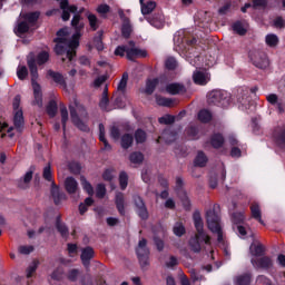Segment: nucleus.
Returning a JSON list of instances; mask_svg holds the SVG:
<instances>
[{
  "mask_svg": "<svg viewBox=\"0 0 285 285\" xmlns=\"http://www.w3.org/2000/svg\"><path fill=\"white\" fill-rule=\"evenodd\" d=\"M71 26L75 28L76 33L70 35L68 28H62L57 32L55 52L57 55H66L69 61H72V57L77 55L75 49L79 48V37H81V30H83V22H81V16L75 13L71 20Z\"/></svg>",
  "mask_w": 285,
  "mask_h": 285,
  "instance_id": "nucleus-1",
  "label": "nucleus"
},
{
  "mask_svg": "<svg viewBox=\"0 0 285 285\" xmlns=\"http://www.w3.org/2000/svg\"><path fill=\"white\" fill-rule=\"evenodd\" d=\"M194 226L196 228V234L189 238L188 247L191 253H202V242L210 245V236L204 230V220L199 213L194 214Z\"/></svg>",
  "mask_w": 285,
  "mask_h": 285,
  "instance_id": "nucleus-2",
  "label": "nucleus"
},
{
  "mask_svg": "<svg viewBox=\"0 0 285 285\" xmlns=\"http://www.w3.org/2000/svg\"><path fill=\"white\" fill-rule=\"evenodd\" d=\"M115 55L116 57H127L129 61H135V59H146L148 51L139 49L135 41L130 40L127 45L118 46Z\"/></svg>",
  "mask_w": 285,
  "mask_h": 285,
  "instance_id": "nucleus-3",
  "label": "nucleus"
},
{
  "mask_svg": "<svg viewBox=\"0 0 285 285\" xmlns=\"http://www.w3.org/2000/svg\"><path fill=\"white\" fill-rule=\"evenodd\" d=\"M70 117L73 126L82 132H90V127H88V111L81 105H75L69 107Z\"/></svg>",
  "mask_w": 285,
  "mask_h": 285,
  "instance_id": "nucleus-4",
  "label": "nucleus"
},
{
  "mask_svg": "<svg viewBox=\"0 0 285 285\" xmlns=\"http://www.w3.org/2000/svg\"><path fill=\"white\" fill-rule=\"evenodd\" d=\"M27 63L31 75V83L35 96L33 106H38L39 108H41L43 106V98L41 95V86H39V82H37V80L39 79V72L37 70V60H35V58H29L27 60Z\"/></svg>",
  "mask_w": 285,
  "mask_h": 285,
  "instance_id": "nucleus-5",
  "label": "nucleus"
},
{
  "mask_svg": "<svg viewBox=\"0 0 285 285\" xmlns=\"http://www.w3.org/2000/svg\"><path fill=\"white\" fill-rule=\"evenodd\" d=\"M206 222L210 232L217 235L219 243L224 242V234L222 233V225H219V215L216 214L215 209H209L206 213Z\"/></svg>",
  "mask_w": 285,
  "mask_h": 285,
  "instance_id": "nucleus-6",
  "label": "nucleus"
},
{
  "mask_svg": "<svg viewBox=\"0 0 285 285\" xmlns=\"http://www.w3.org/2000/svg\"><path fill=\"white\" fill-rule=\"evenodd\" d=\"M209 106H223L226 108L230 104V94L224 90H213L207 95Z\"/></svg>",
  "mask_w": 285,
  "mask_h": 285,
  "instance_id": "nucleus-7",
  "label": "nucleus"
},
{
  "mask_svg": "<svg viewBox=\"0 0 285 285\" xmlns=\"http://www.w3.org/2000/svg\"><path fill=\"white\" fill-rule=\"evenodd\" d=\"M147 244L148 242L145 238H142L139 240L138 246L136 248V254L141 268H148L150 264L149 262L150 249H148Z\"/></svg>",
  "mask_w": 285,
  "mask_h": 285,
  "instance_id": "nucleus-8",
  "label": "nucleus"
},
{
  "mask_svg": "<svg viewBox=\"0 0 285 285\" xmlns=\"http://www.w3.org/2000/svg\"><path fill=\"white\" fill-rule=\"evenodd\" d=\"M252 63H254V66L256 68H259L261 70L266 69V67L268 66V57L266 56V53L264 51H252L249 53Z\"/></svg>",
  "mask_w": 285,
  "mask_h": 285,
  "instance_id": "nucleus-9",
  "label": "nucleus"
},
{
  "mask_svg": "<svg viewBox=\"0 0 285 285\" xmlns=\"http://www.w3.org/2000/svg\"><path fill=\"white\" fill-rule=\"evenodd\" d=\"M60 9L62 10V14H61L62 21H70V13L76 14L78 10L77 6H70L68 0L60 1ZM81 12H83V9H80L77 14L81 16Z\"/></svg>",
  "mask_w": 285,
  "mask_h": 285,
  "instance_id": "nucleus-10",
  "label": "nucleus"
},
{
  "mask_svg": "<svg viewBox=\"0 0 285 285\" xmlns=\"http://www.w3.org/2000/svg\"><path fill=\"white\" fill-rule=\"evenodd\" d=\"M252 264L255 268H262L263 271H271L274 266L273 258L269 256H262L258 259L252 258Z\"/></svg>",
  "mask_w": 285,
  "mask_h": 285,
  "instance_id": "nucleus-11",
  "label": "nucleus"
},
{
  "mask_svg": "<svg viewBox=\"0 0 285 285\" xmlns=\"http://www.w3.org/2000/svg\"><path fill=\"white\" fill-rule=\"evenodd\" d=\"M134 204L137 208V214L142 219H148V208L146 207V203H144V198L138 195L134 196Z\"/></svg>",
  "mask_w": 285,
  "mask_h": 285,
  "instance_id": "nucleus-12",
  "label": "nucleus"
},
{
  "mask_svg": "<svg viewBox=\"0 0 285 285\" xmlns=\"http://www.w3.org/2000/svg\"><path fill=\"white\" fill-rule=\"evenodd\" d=\"M118 14L122 20V28H121L122 37H125V39H128L132 33V26L130 24V19L126 17V13H124V10H119Z\"/></svg>",
  "mask_w": 285,
  "mask_h": 285,
  "instance_id": "nucleus-13",
  "label": "nucleus"
},
{
  "mask_svg": "<svg viewBox=\"0 0 285 285\" xmlns=\"http://www.w3.org/2000/svg\"><path fill=\"white\" fill-rule=\"evenodd\" d=\"M147 21L148 23H150V26H153L154 28H157L158 30H161V28L166 26V19L161 13H155L154 16L148 17Z\"/></svg>",
  "mask_w": 285,
  "mask_h": 285,
  "instance_id": "nucleus-14",
  "label": "nucleus"
},
{
  "mask_svg": "<svg viewBox=\"0 0 285 285\" xmlns=\"http://www.w3.org/2000/svg\"><path fill=\"white\" fill-rule=\"evenodd\" d=\"M33 173L35 170L31 167L30 170L27 171L24 176L18 180V188H20L21 190H28V188H30V183L32 181Z\"/></svg>",
  "mask_w": 285,
  "mask_h": 285,
  "instance_id": "nucleus-15",
  "label": "nucleus"
},
{
  "mask_svg": "<svg viewBox=\"0 0 285 285\" xmlns=\"http://www.w3.org/2000/svg\"><path fill=\"white\" fill-rule=\"evenodd\" d=\"M65 188L69 195H76L79 193V183L73 177H67L65 180Z\"/></svg>",
  "mask_w": 285,
  "mask_h": 285,
  "instance_id": "nucleus-16",
  "label": "nucleus"
},
{
  "mask_svg": "<svg viewBox=\"0 0 285 285\" xmlns=\"http://www.w3.org/2000/svg\"><path fill=\"white\" fill-rule=\"evenodd\" d=\"M166 92L169 95H185L186 86L178 82L169 83L166 86Z\"/></svg>",
  "mask_w": 285,
  "mask_h": 285,
  "instance_id": "nucleus-17",
  "label": "nucleus"
},
{
  "mask_svg": "<svg viewBox=\"0 0 285 285\" xmlns=\"http://www.w3.org/2000/svg\"><path fill=\"white\" fill-rule=\"evenodd\" d=\"M161 139H164L166 144H173V141L177 140V131L173 129H165L161 136L157 139V144H159Z\"/></svg>",
  "mask_w": 285,
  "mask_h": 285,
  "instance_id": "nucleus-18",
  "label": "nucleus"
},
{
  "mask_svg": "<svg viewBox=\"0 0 285 285\" xmlns=\"http://www.w3.org/2000/svg\"><path fill=\"white\" fill-rule=\"evenodd\" d=\"M193 81L197 86H206L208 81H210V78L208 77V73L202 72V71H195L193 73Z\"/></svg>",
  "mask_w": 285,
  "mask_h": 285,
  "instance_id": "nucleus-19",
  "label": "nucleus"
},
{
  "mask_svg": "<svg viewBox=\"0 0 285 285\" xmlns=\"http://www.w3.org/2000/svg\"><path fill=\"white\" fill-rule=\"evenodd\" d=\"M23 125H24L23 110L18 109L17 111H14L13 126L18 132H21V130H23Z\"/></svg>",
  "mask_w": 285,
  "mask_h": 285,
  "instance_id": "nucleus-20",
  "label": "nucleus"
},
{
  "mask_svg": "<svg viewBox=\"0 0 285 285\" xmlns=\"http://www.w3.org/2000/svg\"><path fill=\"white\" fill-rule=\"evenodd\" d=\"M49 77H51V79L55 81V83H58V86H61V88H63V90L68 89V83H66V79L63 78V75H61L60 72H56L52 70L48 71Z\"/></svg>",
  "mask_w": 285,
  "mask_h": 285,
  "instance_id": "nucleus-21",
  "label": "nucleus"
},
{
  "mask_svg": "<svg viewBox=\"0 0 285 285\" xmlns=\"http://www.w3.org/2000/svg\"><path fill=\"white\" fill-rule=\"evenodd\" d=\"M92 257H95V249H92V247H86L82 249L81 262L86 268L90 266V259H92Z\"/></svg>",
  "mask_w": 285,
  "mask_h": 285,
  "instance_id": "nucleus-22",
  "label": "nucleus"
},
{
  "mask_svg": "<svg viewBox=\"0 0 285 285\" xmlns=\"http://www.w3.org/2000/svg\"><path fill=\"white\" fill-rule=\"evenodd\" d=\"M274 139L278 148H285V125L276 130Z\"/></svg>",
  "mask_w": 285,
  "mask_h": 285,
  "instance_id": "nucleus-23",
  "label": "nucleus"
},
{
  "mask_svg": "<svg viewBox=\"0 0 285 285\" xmlns=\"http://www.w3.org/2000/svg\"><path fill=\"white\" fill-rule=\"evenodd\" d=\"M126 197L124 196L122 193H117L116 194V207L118 213H120V215H126Z\"/></svg>",
  "mask_w": 285,
  "mask_h": 285,
  "instance_id": "nucleus-24",
  "label": "nucleus"
},
{
  "mask_svg": "<svg viewBox=\"0 0 285 285\" xmlns=\"http://www.w3.org/2000/svg\"><path fill=\"white\" fill-rule=\"evenodd\" d=\"M51 197L53 198L56 205L61 204V199L65 197V195L59 191V187L55 184V181L51 183Z\"/></svg>",
  "mask_w": 285,
  "mask_h": 285,
  "instance_id": "nucleus-25",
  "label": "nucleus"
},
{
  "mask_svg": "<svg viewBox=\"0 0 285 285\" xmlns=\"http://www.w3.org/2000/svg\"><path fill=\"white\" fill-rule=\"evenodd\" d=\"M141 6V13L142 14H150L155 8H157V3L155 1L144 2V0H139Z\"/></svg>",
  "mask_w": 285,
  "mask_h": 285,
  "instance_id": "nucleus-26",
  "label": "nucleus"
},
{
  "mask_svg": "<svg viewBox=\"0 0 285 285\" xmlns=\"http://www.w3.org/2000/svg\"><path fill=\"white\" fill-rule=\"evenodd\" d=\"M264 245H262V243L255 244L253 243L249 246V253L250 255H253L254 257H262L264 255Z\"/></svg>",
  "mask_w": 285,
  "mask_h": 285,
  "instance_id": "nucleus-27",
  "label": "nucleus"
},
{
  "mask_svg": "<svg viewBox=\"0 0 285 285\" xmlns=\"http://www.w3.org/2000/svg\"><path fill=\"white\" fill-rule=\"evenodd\" d=\"M265 43L268 48H277V46H279V37L275 33H268L265 37Z\"/></svg>",
  "mask_w": 285,
  "mask_h": 285,
  "instance_id": "nucleus-28",
  "label": "nucleus"
},
{
  "mask_svg": "<svg viewBox=\"0 0 285 285\" xmlns=\"http://www.w3.org/2000/svg\"><path fill=\"white\" fill-rule=\"evenodd\" d=\"M250 210H252V217L257 222H259V224L264 225V220L262 219V209L259 208V205L257 203H254L250 206Z\"/></svg>",
  "mask_w": 285,
  "mask_h": 285,
  "instance_id": "nucleus-29",
  "label": "nucleus"
},
{
  "mask_svg": "<svg viewBox=\"0 0 285 285\" xmlns=\"http://www.w3.org/2000/svg\"><path fill=\"white\" fill-rule=\"evenodd\" d=\"M194 164L199 168H204V166L208 164V157H206V154H204V151H199L195 158Z\"/></svg>",
  "mask_w": 285,
  "mask_h": 285,
  "instance_id": "nucleus-30",
  "label": "nucleus"
},
{
  "mask_svg": "<svg viewBox=\"0 0 285 285\" xmlns=\"http://www.w3.org/2000/svg\"><path fill=\"white\" fill-rule=\"evenodd\" d=\"M99 140L102 141L105 150H110L111 147L106 139V127L104 126V124H99Z\"/></svg>",
  "mask_w": 285,
  "mask_h": 285,
  "instance_id": "nucleus-31",
  "label": "nucleus"
},
{
  "mask_svg": "<svg viewBox=\"0 0 285 285\" xmlns=\"http://www.w3.org/2000/svg\"><path fill=\"white\" fill-rule=\"evenodd\" d=\"M132 141H135V138L132 137V135L125 134L120 140L121 148H124L125 150H128V148H130V146H132Z\"/></svg>",
  "mask_w": 285,
  "mask_h": 285,
  "instance_id": "nucleus-32",
  "label": "nucleus"
},
{
  "mask_svg": "<svg viewBox=\"0 0 285 285\" xmlns=\"http://www.w3.org/2000/svg\"><path fill=\"white\" fill-rule=\"evenodd\" d=\"M86 17L89 21V26L91 28V30H97L99 28V19H97V16L90 13V12H87L86 13Z\"/></svg>",
  "mask_w": 285,
  "mask_h": 285,
  "instance_id": "nucleus-33",
  "label": "nucleus"
},
{
  "mask_svg": "<svg viewBox=\"0 0 285 285\" xmlns=\"http://www.w3.org/2000/svg\"><path fill=\"white\" fill-rule=\"evenodd\" d=\"M198 119L202 121V124H208L213 119V114H210L207 109H202L198 112Z\"/></svg>",
  "mask_w": 285,
  "mask_h": 285,
  "instance_id": "nucleus-34",
  "label": "nucleus"
},
{
  "mask_svg": "<svg viewBox=\"0 0 285 285\" xmlns=\"http://www.w3.org/2000/svg\"><path fill=\"white\" fill-rule=\"evenodd\" d=\"M158 83H159V79L148 80L145 89L146 95H153Z\"/></svg>",
  "mask_w": 285,
  "mask_h": 285,
  "instance_id": "nucleus-35",
  "label": "nucleus"
},
{
  "mask_svg": "<svg viewBox=\"0 0 285 285\" xmlns=\"http://www.w3.org/2000/svg\"><path fill=\"white\" fill-rule=\"evenodd\" d=\"M92 204H95V200L92 199V197L86 198L85 202L79 205L80 215L86 214L88 212V207L92 206Z\"/></svg>",
  "mask_w": 285,
  "mask_h": 285,
  "instance_id": "nucleus-36",
  "label": "nucleus"
},
{
  "mask_svg": "<svg viewBox=\"0 0 285 285\" xmlns=\"http://www.w3.org/2000/svg\"><path fill=\"white\" fill-rule=\"evenodd\" d=\"M29 30H30V24L28 23V21L24 20V21L18 22L16 33L26 35V32H28Z\"/></svg>",
  "mask_w": 285,
  "mask_h": 285,
  "instance_id": "nucleus-37",
  "label": "nucleus"
},
{
  "mask_svg": "<svg viewBox=\"0 0 285 285\" xmlns=\"http://www.w3.org/2000/svg\"><path fill=\"white\" fill-rule=\"evenodd\" d=\"M23 19L29 26H35L39 19V12L27 13L23 16Z\"/></svg>",
  "mask_w": 285,
  "mask_h": 285,
  "instance_id": "nucleus-38",
  "label": "nucleus"
},
{
  "mask_svg": "<svg viewBox=\"0 0 285 285\" xmlns=\"http://www.w3.org/2000/svg\"><path fill=\"white\" fill-rule=\"evenodd\" d=\"M212 146L214 148H222L224 146V136L216 134L212 137Z\"/></svg>",
  "mask_w": 285,
  "mask_h": 285,
  "instance_id": "nucleus-39",
  "label": "nucleus"
},
{
  "mask_svg": "<svg viewBox=\"0 0 285 285\" xmlns=\"http://www.w3.org/2000/svg\"><path fill=\"white\" fill-rule=\"evenodd\" d=\"M236 285H250V274L239 275L235 279Z\"/></svg>",
  "mask_w": 285,
  "mask_h": 285,
  "instance_id": "nucleus-40",
  "label": "nucleus"
},
{
  "mask_svg": "<svg viewBox=\"0 0 285 285\" xmlns=\"http://www.w3.org/2000/svg\"><path fill=\"white\" fill-rule=\"evenodd\" d=\"M156 104L158 106H165L166 108H170V106H173V99L165 98L161 96H156Z\"/></svg>",
  "mask_w": 285,
  "mask_h": 285,
  "instance_id": "nucleus-41",
  "label": "nucleus"
},
{
  "mask_svg": "<svg viewBox=\"0 0 285 285\" xmlns=\"http://www.w3.org/2000/svg\"><path fill=\"white\" fill-rule=\"evenodd\" d=\"M174 234L177 237H181L183 235H186V227H184V224L181 223H176L174 225Z\"/></svg>",
  "mask_w": 285,
  "mask_h": 285,
  "instance_id": "nucleus-42",
  "label": "nucleus"
},
{
  "mask_svg": "<svg viewBox=\"0 0 285 285\" xmlns=\"http://www.w3.org/2000/svg\"><path fill=\"white\" fill-rule=\"evenodd\" d=\"M18 253H20V255H30V253H35V246L21 245L18 247Z\"/></svg>",
  "mask_w": 285,
  "mask_h": 285,
  "instance_id": "nucleus-43",
  "label": "nucleus"
},
{
  "mask_svg": "<svg viewBox=\"0 0 285 285\" xmlns=\"http://www.w3.org/2000/svg\"><path fill=\"white\" fill-rule=\"evenodd\" d=\"M42 177L43 179H46V181H55L52 180V167L50 166V164H48L45 168H43V173H42Z\"/></svg>",
  "mask_w": 285,
  "mask_h": 285,
  "instance_id": "nucleus-44",
  "label": "nucleus"
},
{
  "mask_svg": "<svg viewBox=\"0 0 285 285\" xmlns=\"http://www.w3.org/2000/svg\"><path fill=\"white\" fill-rule=\"evenodd\" d=\"M47 115H49V117H55L57 115V101H49L47 106Z\"/></svg>",
  "mask_w": 285,
  "mask_h": 285,
  "instance_id": "nucleus-45",
  "label": "nucleus"
},
{
  "mask_svg": "<svg viewBox=\"0 0 285 285\" xmlns=\"http://www.w3.org/2000/svg\"><path fill=\"white\" fill-rule=\"evenodd\" d=\"M17 77L20 81H23L26 77H28V67L27 66H19L17 69Z\"/></svg>",
  "mask_w": 285,
  "mask_h": 285,
  "instance_id": "nucleus-46",
  "label": "nucleus"
},
{
  "mask_svg": "<svg viewBox=\"0 0 285 285\" xmlns=\"http://www.w3.org/2000/svg\"><path fill=\"white\" fill-rule=\"evenodd\" d=\"M186 135L189 139H198L199 129L197 127L190 126L186 129Z\"/></svg>",
  "mask_w": 285,
  "mask_h": 285,
  "instance_id": "nucleus-47",
  "label": "nucleus"
},
{
  "mask_svg": "<svg viewBox=\"0 0 285 285\" xmlns=\"http://www.w3.org/2000/svg\"><path fill=\"white\" fill-rule=\"evenodd\" d=\"M119 184H120L121 190H126V188H128V174H126V171L120 173Z\"/></svg>",
  "mask_w": 285,
  "mask_h": 285,
  "instance_id": "nucleus-48",
  "label": "nucleus"
},
{
  "mask_svg": "<svg viewBox=\"0 0 285 285\" xmlns=\"http://www.w3.org/2000/svg\"><path fill=\"white\" fill-rule=\"evenodd\" d=\"M48 59H50V55L47 51H41L37 57L38 66H43V63H47Z\"/></svg>",
  "mask_w": 285,
  "mask_h": 285,
  "instance_id": "nucleus-49",
  "label": "nucleus"
},
{
  "mask_svg": "<svg viewBox=\"0 0 285 285\" xmlns=\"http://www.w3.org/2000/svg\"><path fill=\"white\" fill-rule=\"evenodd\" d=\"M61 124L63 130H66V124H68V108L66 106L60 107Z\"/></svg>",
  "mask_w": 285,
  "mask_h": 285,
  "instance_id": "nucleus-50",
  "label": "nucleus"
},
{
  "mask_svg": "<svg viewBox=\"0 0 285 285\" xmlns=\"http://www.w3.org/2000/svg\"><path fill=\"white\" fill-rule=\"evenodd\" d=\"M129 159L131 161V164H141V161H144V154L142 153H132L129 156Z\"/></svg>",
  "mask_w": 285,
  "mask_h": 285,
  "instance_id": "nucleus-51",
  "label": "nucleus"
},
{
  "mask_svg": "<svg viewBox=\"0 0 285 285\" xmlns=\"http://www.w3.org/2000/svg\"><path fill=\"white\" fill-rule=\"evenodd\" d=\"M136 144H144L146 141V131L137 129L135 132Z\"/></svg>",
  "mask_w": 285,
  "mask_h": 285,
  "instance_id": "nucleus-52",
  "label": "nucleus"
},
{
  "mask_svg": "<svg viewBox=\"0 0 285 285\" xmlns=\"http://www.w3.org/2000/svg\"><path fill=\"white\" fill-rule=\"evenodd\" d=\"M51 279H55L56 282H61L63 279V268L58 267L56 271L51 274Z\"/></svg>",
  "mask_w": 285,
  "mask_h": 285,
  "instance_id": "nucleus-53",
  "label": "nucleus"
},
{
  "mask_svg": "<svg viewBox=\"0 0 285 285\" xmlns=\"http://www.w3.org/2000/svg\"><path fill=\"white\" fill-rule=\"evenodd\" d=\"M178 265H179V259H177L176 256H169L165 262V266L167 268H175V266H178Z\"/></svg>",
  "mask_w": 285,
  "mask_h": 285,
  "instance_id": "nucleus-54",
  "label": "nucleus"
},
{
  "mask_svg": "<svg viewBox=\"0 0 285 285\" xmlns=\"http://www.w3.org/2000/svg\"><path fill=\"white\" fill-rule=\"evenodd\" d=\"M266 6H268V1L266 0H253L252 8H254V10H262L266 8Z\"/></svg>",
  "mask_w": 285,
  "mask_h": 285,
  "instance_id": "nucleus-55",
  "label": "nucleus"
},
{
  "mask_svg": "<svg viewBox=\"0 0 285 285\" xmlns=\"http://www.w3.org/2000/svg\"><path fill=\"white\" fill-rule=\"evenodd\" d=\"M159 124H165V126H169L170 124H175V116L166 115L158 119Z\"/></svg>",
  "mask_w": 285,
  "mask_h": 285,
  "instance_id": "nucleus-56",
  "label": "nucleus"
},
{
  "mask_svg": "<svg viewBox=\"0 0 285 285\" xmlns=\"http://www.w3.org/2000/svg\"><path fill=\"white\" fill-rule=\"evenodd\" d=\"M81 184H82L83 190H86V193H88V195H94L95 189L92 188V185H90V184L86 180V177H81Z\"/></svg>",
  "mask_w": 285,
  "mask_h": 285,
  "instance_id": "nucleus-57",
  "label": "nucleus"
},
{
  "mask_svg": "<svg viewBox=\"0 0 285 285\" xmlns=\"http://www.w3.org/2000/svg\"><path fill=\"white\" fill-rule=\"evenodd\" d=\"M79 269H71L67 274V279H69V282H77V279H79Z\"/></svg>",
  "mask_w": 285,
  "mask_h": 285,
  "instance_id": "nucleus-58",
  "label": "nucleus"
},
{
  "mask_svg": "<svg viewBox=\"0 0 285 285\" xmlns=\"http://www.w3.org/2000/svg\"><path fill=\"white\" fill-rule=\"evenodd\" d=\"M128 86V73H124L121 80L118 83L117 90L124 91Z\"/></svg>",
  "mask_w": 285,
  "mask_h": 285,
  "instance_id": "nucleus-59",
  "label": "nucleus"
},
{
  "mask_svg": "<svg viewBox=\"0 0 285 285\" xmlns=\"http://www.w3.org/2000/svg\"><path fill=\"white\" fill-rule=\"evenodd\" d=\"M96 196L99 199H104L106 197V186L104 184H99L96 188Z\"/></svg>",
  "mask_w": 285,
  "mask_h": 285,
  "instance_id": "nucleus-60",
  "label": "nucleus"
},
{
  "mask_svg": "<svg viewBox=\"0 0 285 285\" xmlns=\"http://www.w3.org/2000/svg\"><path fill=\"white\" fill-rule=\"evenodd\" d=\"M57 230L60 233L61 237H68V227L61 223H57Z\"/></svg>",
  "mask_w": 285,
  "mask_h": 285,
  "instance_id": "nucleus-61",
  "label": "nucleus"
},
{
  "mask_svg": "<svg viewBox=\"0 0 285 285\" xmlns=\"http://www.w3.org/2000/svg\"><path fill=\"white\" fill-rule=\"evenodd\" d=\"M232 219L234 224H242V222H244L246 217L244 216V213L239 212V213H234L232 216Z\"/></svg>",
  "mask_w": 285,
  "mask_h": 285,
  "instance_id": "nucleus-62",
  "label": "nucleus"
},
{
  "mask_svg": "<svg viewBox=\"0 0 285 285\" xmlns=\"http://www.w3.org/2000/svg\"><path fill=\"white\" fill-rule=\"evenodd\" d=\"M266 100L268 101V104H271L272 106H275L279 102V97L277 96V94H269L266 96Z\"/></svg>",
  "mask_w": 285,
  "mask_h": 285,
  "instance_id": "nucleus-63",
  "label": "nucleus"
},
{
  "mask_svg": "<svg viewBox=\"0 0 285 285\" xmlns=\"http://www.w3.org/2000/svg\"><path fill=\"white\" fill-rule=\"evenodd\" d=\"M233 30L237 35H246V29H244V26L242 24V22L234 23L233 24Z\"/></svg>",
  "mask_w": 285,
  "mask_h": 285,
  "instance_id": "nucleus-64",
  "label": "nucleus"
}]
</instances>
